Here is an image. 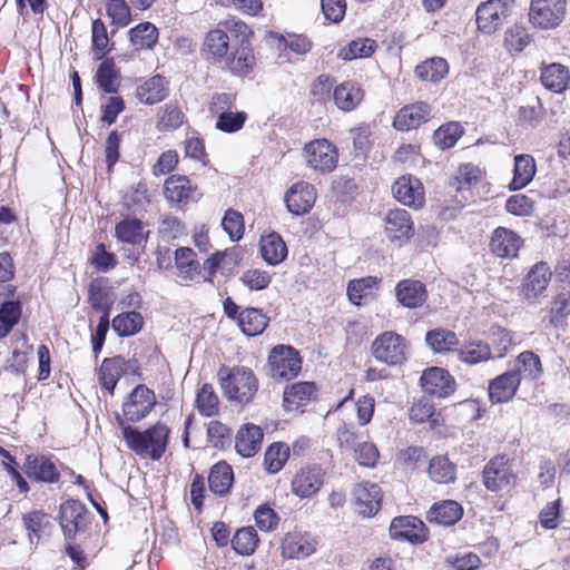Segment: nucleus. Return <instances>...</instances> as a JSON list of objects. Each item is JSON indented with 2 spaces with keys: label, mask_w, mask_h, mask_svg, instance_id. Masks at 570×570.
Wrapping results in <instances>:
<instances>
[{
  "label": "nucleus",
  "mask_w": 570,
  "mask_h": 570,
  "mask_svg": "<svg viewBox=\"0 0 570 570\" xmlns=\"http://www.w3.org/2000/svg\"><path fill=\"white\" fill-rule=\"evenodd\" d=\"M117 420L121 426L122 436L129 450L140 458L154 461L159 460L164 455L170 435V430L166 424L158 422L140 431L138 428L125 425L119 415Z\"/></svg>",
  "instance_id": "f257e3e1"
},
{
  "label": "nucleus",
  "mask_w": 570,
  "mask_h": 570,
  "mask_svg": "<svg viewBox=\"0 0 570 570\" xmlns=\"http://www.w3.org/2000/svg\"><path fill=\"white\" fill-rule=\"evenodd\" d=\"M229 33L236 38H245L252 31L240 20L226 19L220 21L216 28L209 30L204 37L200 53L206 61L219 67L226 60L230 49Z\"/></svg>",
  "instance_id": "f03ea898"
},
{
  "label": "nucleus",
  "mask_w": 570,
  "mask_h": 570,
  "mask_svg": "<svg viewBox=\"0 0 570 570\" xmlns=\"http://www.w3.org/2000/svg\"><path fill=\"white\" fill-rule=\"evenodd\" d=\"M218 376L224 395L238 404L250 403L258 391V380L249 367H222Z\"/></svg>",
  "instance_id": "7ed1b4c3"
},
{
  "label": "nucleus",
  "mask_w": 570,
  "mask_h": 570,
  "mask_svg": "<svg viewBox=\"0 0 570 570\" xmlns=\"http://www.w3.org/2000/svg\"><path fill=\"white\" fill-rule=\"evenodd\" d=\"M302 370L299 352L285 344L274 346L267 358V374L275 382L295 379Z\"/></svg>",
  "instance_id": "20e7f679"
},
{
  "label": "nucleus",
  "mask_w": 570,
  "mask_h": 570,
  "mask_svg": "<svg viewBox=\"0 0 570 570\" xmlns=\"http://www.w3.org/2000/svg\"><path fill=\"white\" fill-rule=\"evenodd\" d=\"M568 0H531L528 21L539 30H554L562 24L567 14Z\"/></svg>",
  "instance_id": "39448f33"
},
{
  "label": "nucleus",
  "mask_w": 570,
  "mask_h": 570,
  "mask_svg": "<svg viewBox=\"0 0 570 570\" xmlns=\"http://www.w3.org/2000/svg\"><path fill=\"white\" fill-rule=\"evenodd\" d=\"M373 356L387 365H399L407 358L406 340L395 332H384L372 343Z\"/></svg>",
  "instance_id": "423d86ee"
},
{
  "label": "nucleus",
  "mask_w": 570,
  "mask_h": 570,
  "mask_svg": "<svg viewBox=\"0 0 570 570\" xmlns=\"http://www.w3.org/2000/svg\"><path fill=\"white\" fill-rule=\"evenodd\" d=\"M482 479L483 485L491 492H499L512 487L517 476L510 458L504 454L492 458L483 468Z\"/></svg>",
  "instance_id": "0eeeda50"
},
{
  "label": "nucleus",
  "mask_w": 570,
  "mask_h": 570,
  "mask_svg": "<svg viewBox=\"0 0 570 570\" xmlns=\"http://www.w3.org/2000/svg\"><path fill=\"white\" fill-rule=\"evenodd\" d=\"M165 198L178 208L198 202L203 194L187 176L173 175L164 184Z\"/></svg>",
  "instance_id": "6e6552de"
},
{
  "label": "nucleus",
  "mask_w": 570,
  "mask_h": 570,
  "mask_svg": "<svg viewBox=\"0 0 570 570\" xmlns=\"http://www.w3.org/2000/svg\"><path fill=\"white\" fill-rule=\"evenodd\" d=\"M513 3L514 0H488L481 3L476 9L479 29L488 35L495 32L509 16Z\"/></svg>",
  "instance_id": "1a4fd4ad"
},
{
  "label": "nucleus",
  "mask_w": 570,
  "mask_h": 570,
  "mask_svg": "<svg viewBox=\"0 0 570 570\" xmlns=\"http://www.w3.org/2000/svg\"><path fill=\"white\" fill-rule=\"evenodd\" d=\"M137 370L138 363L134 358L126 360L120 355L106 357L98 370V381L112 395L121 376L127 373L135 374Z\"/></svg>",
  "instance_id": "9d476101"
},
{
  "label": "nucleus",
  "mask_w": 570,
  "mask_h": 570,
  "mask_svg": "<svg viewBox=\"0 0 570 570\" xmlns=\"http://www.w3.org/2000/svg\"><path fill=\"white\" fill-rule=\"evenodd\" d=\"M305 158L311 168L328 173L336 168L338 154L336 147L327 139H317L304 148Z\"/></svg>",
  "instance_id": "9b49d317"
},
{
  "label": "nucleus",
  "mask_w": 570,
  "mask_h": 570,
  "mask_svg": "<svg viewBox=\"0 0 570 570\" xmlns=\"http://www.w3.org/2000/svg\"><path fill=\"white\" fill-rule=\"evenodd\" d=\"M325 474V470L317 464L302 468L292 480V492L301 499L314 497L323 487Z\"/></svg>",
  "instance_id": "f8f14e48"
},
{
  "label": "nucleus",
  "mask_w": 570,
  "mask_h": 570,
  "mask_svg": "<svg viewBox=\"0 0 570 570\" xmlns=\"http://www.w3.org/2000/svg\"><path fill=\"white\" fill-rule=\"evenodd\" d=\"M156 405V396L153 390L144 384L137 385L122 404L125 417L130 422L145 419Z\"/></svg>",
  "instance_id": "ddd939ff"
},
{
  "label": "nucleus",
  "mask_w": 570,
  "mask_h": 570,
  "mask_svg": "<svg viewBox=\"0 0 570 570\" xmlns=\"http://www.w3.org/2000/svg\"><path fill=\"white\" fill-rule=\"evenodd\" d=\"M355 512L363 518L374 517L381 509L382 490L376 483H357L352 492Z\"/></svg>",
  "instance_id": "4468645a"
},
{
  "label": "nucleus",
  "mask_w": 570,
  "mask_h": 570,
  "mask_svg": "<svg viewBox=\"0 0 570 570\" xmlns=\"http://www.w3.org/2000/svg\"><path fill=\"white\" fill-rule=\"evenodd\" d=\"M255 66V56L248 37L240 38L239 43L227 55L226 60L219 66L222 69L236 77L248 76Z\"/></svg>",
  "instance_id": "2eb2a0df"
},
{
  "label": "nucleus",
  "mask_w": 570,
  "mask_h": 570,
  "mask_svg": "<svg viewBox=\"0 0 570 570\" xmlns=\"http://www.w3.org/2000/svg\"><path fill=\"white\" fill-rule=\"evenodd\" d=\"M432 117V107L424 101L402 107L394 116L393 127L399 131H410L428 122Z\"/></svg>",
  "instance_id": "dca6fc26"
},
{
  "label": "nucleus",
  "mask_w": 570,
  "mask_h": 570,
  "mask_svg": "<svg viewBox=\"0 0 570 570\" xmlns=\"http://www.w3.org/2000/svg\"><path fill=\"white\" fill-rule=\"evenodd\" d=\"M389 532L392 539L411 543H421L426 539L425 524L413 515L395 517Z\"/></svg>",
  "instance_id": "f3484780"
},
{
  "label": "nucleus",
  "mask_w": 570,
  "mask_h": 570,
  "mask_svg": "<svg viewBox=\"0 0 570 570\" xmlns=\"http://www.w3.org/2000/svg\"><path fill=\"white\" fill-rule=\"evenodd\" d=\"M23 471L29 479L38 482L56 483L60 478L57 462L51 456L43 454L27 455Z\"/></svg>",
  "instance_id": "a211bd4d"
},
{
  "label": "nucleus",
  "mask_w": 570,
  "mask_h": 570,
  "mask_svg": "<svg viewBox=\"0 0 570 570\" xmlns=\"http://www.w3.org/2000/svg\"><path fill=\"white\" fill-rule=\"evenodd\" d=\"M420 382L425 393L439 399L448 397L455 390L453 376L441 367H430L425 370Z\"/></svg>",
  "instance_id": "6ab92c4d"
},
{
  "label": "nucleus",
  "mask_w": 570,
  "mask_h": 570,
  "mask_svg": "<svg viewBox=\"0 0 570 570\" xmlns=\"http://www.w3.org/2000/svg\"><path fill=\"white\" fill-rule=\"evenodd\" d=\"M315 200L314 186L305 181L294 184L285 194L286 207L296 216L307 214L313 208Z\"/></svg>",
  "instance_id": "aec40b11"
},
{
  "label": "nucleus",
  "mask_w": 570,
  "mask_h": 570,
  "mask_svg": "<svg viewBox=\"0 0 570 570\" xmlns=\"http://www.w3.org/2000/svg\"><path fill=\"white\" fill-rule=\"evenodd\" d=\"M394 197L401 204L417 209L424 204V189L417 178L411 176L400 177L392 186Z\"/></svg>",
  "instance_id": "412c9836"
},
{
  "label": "nucleus",
  "mask_w": 570,
  "mask_h": 570,
  "mask_svg": "<svg viewBox=\"0 0 570 570\" xmlns=\"http://www.w3.org/2000/svg\"><path fill=\"white\" fill-rule=\"evenodd\" d=\"M282 556L287 559H303L316 550V540L307 532H288L282 541Z\"/></svg>",
  "instance_id": "4be33fe9"
},
{
  "label": "nucleus",
  "mask_w": 570,
  "mask_h": 570,
  "mask_svg": "<svg viewBox=\"0 0 570 570\" xmlns=\"http://www.w3.org/2000/svg\"><path fill=\"white\" fill-rule=\"evenodd\" d=\"M86 508L77 500H68L60 507V525L68 539H73L85 527Z\"/></svg>",
  "instance_id": "5701e85b"
},
{
  "label": "nucleus",
  "mask_w": 570,
  "mask_h": 570,
  "mask_svg": "<svg viewBox=\"0 0 570 570\" xmlns=\"http://www.w3.org/2000/svg\"><path fill=\"white\" fill-rule=\"evenodd\" d=\"M397 302L406 308L421 307L428 299L425 285L417 279H402L395 286Z\"/></svg>",
  "instance_id": "b1692460"
},
{
  "label": "nucleus",
  "mask_w": 570,
  "mask_h": 570,
  "mask_svg": "<svg viewBox=\"0 0 570 570\" xmlns=\"http://www.w3.org/2000/svg\"><path fill=\"white\" fill-rule=\"evenodd\" d=\"M523 244L522 238L511 229L498 227L494 229L490 247L493 254L502 258H513Z\"/></svg>",
  "instance_id": "393cba45"
},
{
  "label": "nucleus",
  "mask_w": 570,
  "mask_h": 570,
  "mask_svg": "<svg viewBox=\"0 0 570 570\" xmlns=\"http://www.w3.org/2000/svg\"><path fill=\"white\" fill-rule=\"evenodd\" d=\"M520 372L508 371L490 382L489 397L492 403L510 401L520 385Z\"/></svg>",
  "instance_id": "a878e982"
},
{
  "label": "nucleus",
  "mask_w": 570,
  "mask_h": 570,
  "mask_svg": "<svg viewBox=\"0 0 570 570\" xmlns=\"http://www.w3.org/2000/svg\"><path fill=\"white\" fill-rule=\"evenodd\" d=\"M263 430L253 423H246L235 436V449L243 458L254 456L262 446Z\"/></svg>",
  "instance_id": "bb28decb"
},
{
  "label": "nucleus",
  "mask_w": 570,
  "mask_h": 570,
  "mask_svg": "<svg viewBox=\"0 0 570 570\" xmlns=\"http://www.w3.org/2000/svg\"><path fill=\"white\" fill-rule=\"evenodd\" d=\"M551 272L547 263H537L525 276L522 284V294L527 301L535 299L549 284Z\"/></svg>",
  "instance_id": "cd10ccee"
},
{
  "label": "nucleus",
  "mask_w": 570,
  "mask_h": 570,
  "mask_svg": "<svg viewBox=\"0 0 570 570\" xmlns=\"http://www.w3.org/2000/svg\"><path fill=\"white\" fill-rule=\"evenodd\" d=\"M385 230L392 240H407L413 235V222L405 209L396 208L385 216Z\"/></svg>",
  "instance_id": "c85d7f7f"
},
{
  "label": "nucleus",
  "mask_w": 570,
  "mask_h": 570,
  "mask_svg": "<svg viewBox=\"0 0 570 570\" xmlns=\"http://www.w3.org/2000/svg\"><path fill=\"white\" fill-rule=\"evenodd\" d=\"M333 98L336 107L347 112L363 101L364 91L357 82L347 80L335 87Z\"/></svg>",
  "instance_id": "c756f323"
},
{
  "label": "nucleus",
  "mask_w": 570,
  "mask_h": 570,
  "mask_svg": "<svg viewBox=\"0 0 570 570\" xmlns=\"http://www.w3.org/2000/svg\"><path fill=\"white\" fill-rule=\"evenodd\" d=\"M316 394V386L313 382H297L284 390V406L292 411L298 410L308 404Z\"/></svg>",
  "instance_id": "7c9ffc66"
},
{
  "label": "nucleus",
  "mask_w": 570,
  "mask_h": 570,
  "mask_svg": "<svg viewBox=\"0 0 570 570\" xmlns=\"http://www.w3.org/2000/svg\"><path fill=\"white\" fill-rule=\"evenodd\" d=\"M168 94V81L160 75L149 78L136 89V97L146 105L160 102Z\"/></svg>",
  "instance_id": "2f4dec72"
},
{
  "label": "nucleus",
  "mask_w": 570,
  "mask_h": 570,
  "mask_svg": "<svg viewBox=\"0 0 570 570\" xmlns=\"http://www.w3.org/2000/svg\"><path fill=\"white\" fill-rule=\"evenodd\" d=\"M537 171L535 160L531 155L521 154L514 157L513 178L509 184L511 190H520L527 187Z\"/></svg>",
  "instance_id": "473e14b6"
},
{
  "label": "nucleus",
  "mask_w": 570,
  "mask_h": 570,
  "mask_svg": "<svg viewBox=\"0 0 570 570\" xmlns=\"http://www.w3.org/2000/svg\"><path fill=\"white\" fill-rule=\"evenodd\" d=\"M462 515V507L452 500L436 503L428 512L429 521L441 525H452L456 523Z\"/></svg>",
  "instance_id": "72a5a7b5"
},
{
  "label": "nucleus",
  "mask_w": 570,
  "mask_h": 570,
  "mask_svg": "<svg viewBox=\"0 0 570 570\" xmlns=\"http://www.w3.org/2000/svg\"><path fill=\"white\" fill-rule=\"evenodd\" d=\"M287 246L277 233H271L261 238V254L268 265H278L287 256Z\"/></svg>",
  "instance_id": "f704fd0d"
},
{
  "label": "nucleus",
  "mask_w": 570,
  "mask_h": 570,
  "mask_svg": "<svg viewBox=\"0 0 570 570\" xmlns=\"http://www.w3.org/2000/svg\"><path fill=\"white\" fill-rule=\"evenodd\" d=\"M428 473L435 483H453L456 480V464L451 462L446 455H435L429 462Z\"/></svg>",
  "instance_id": "c9c22d12"
},
{
  "label": "nucleus",
  "mask_w": 570,
  "mask_h": 570,
  "mask_svg": "<svg viewBox=\"0 0 570 570\" xmlns=\"http://www.w3.org/2000/svg\"><path fill=\"white\" fill-rule=\"evenodd\" d=\"M234 481V472L229 464L220 461L213 465L208 475L209 489L217 495H224L229 492Z\"/></svg>",
  "instance_id": "e433bc0d"
},
{
  "label": "nucleus",
  "mask_w": 570,
  "mask_h": 570,
  "mask_svg": "<svg viewBox=\"0 0 570 570\" xmlns=\"http://www.w3.org/2000/svg\"><path fill=\"white\" fill-rule=\"evenodd\" d=\"M268 325V317L258 308L248 307L238 315V326L247 336H256Z\"/></svg>",
  "instance_id": "4c0bfd02"
},
{
  "label": "nucleus",
  "mask_w": 570,
  "mask_h": 570,
  "mask_svg": "<svg viewBox=\"0 0 570 570\" xmlns=\"http://www.w3.org/2000/svg\"><path fill=\"white\" fill-rule=\"evenodd\" d=\"M175 266L184 281H191L199 274V262L190 247H179L174 253Z\"/></svg>",
  "instance_id": "58836bf2"
},
{
  "label": "nucleus",
  "mask_w": 570,
  "mask_h": 570,
  "mask_svg": "<svg viewBox=\"0 0 570 570\" xmlns=\"http://www.w3.org/2000/svg\"><path fill=\"white\" fill-rule=\"evenodd\" d=\"M570 80L569 70L560 63H551L541 72L542 85L554 92H562Z\"/></svg>",
  "instance_id": "ea45409f"
},
{
  "label": "nucleus",
  "mask_w": 570,
  "mask_h": 570,
  "mask_svg": "<svg viewBox=\"0 0 570 570\" xmlns=\"http://www.w3.org/2000/svg\"><path fill=\"white\" fill-rule=\"evenodd\" d=\"M449 71L448 61L440 57L426 59L415 67V76L422 81L438 82L443 79Z\"/></svg>",
  "instance_id": "a19ab883"
},
{
  "label": "nucleus",
  "mask_w": 570,
  "mask_h": 570,
  "mask_svg": "<svg viewBox=\"0 0 570 570\" xmlns=\"http://www.w3.org/2000/svg\"><path fill=\"white\" fill-rule=\"evenodd\" d=\"M96 82L107 94H115L119 88V70L112 59L104 60L96 72Z\"/></svg>",
  "instance_id": "79ce46f5"
},
{
  "label": "nucleus",
  "mask_w": 570,
  "mask_h": 570,
  "mask_svg": "<svg viewBox=\"0 0 570 570\" xmlns=\"http://www.w3.org/2000/svg\"><path fill=\"white\" fill-rule=\"evenodd\" d=\"M129 40L136 49H151L158 40V30L151 22H141L129 30Z\"/></svg>",
  "instance_id": "37998d69"
},
{
  "label": "nucleus",
  "mask_w": 570,
  "mask_h": 570,
  "mask_svg": "<svg viewBox=\"0 0 570 570\" xmlns=\"http://www.w3.org/2000/svg\"><path fill=\"white\" fill-rule=\"evenodd\" d=\"M425 342L434 353H444L456 346L459 338L452 331L435 328L426 333Z\"/></svg>",
  "instance_id": "c03bdc74"
},
{
  "label": "nucleus",
  "mask_w": 570,
  "mask_h": 570,
  "mask_svg": "<svg viewBox=\"0 0 570 570\" xmlns=\"http://www.w3.org/2000/svg\"><path fill=\"white\" fill-rule=\"evenodd\" d=\"M117 238L127 244L136 245L142 242V223L135 217L122 219L115 228Z\"/></svg>",
  "instance_id": "a18cd8bd"
},
{
  "label": "nucleus",
  "mask_w": 570,
  "mask_h": 570,
  "mask_svg": "<svg viewBox=\"0 0 570 570\" xmlns=\"http://www.w3.org/2000/svg\"><path fill=\"white\" fill-rule=\"evenodd\" d=\"M376 48L374 40L368 38H357L348 45L341 48L337 57L342 60L350 61L358 58L370 57Z\"/></svg>",
  "instance_id": "49530a36"
},
{
  "label": "nucleus",
  "mask_w": 570,
  "mask_h": 570,
  "mask_svg": "<svg viewBox=\"0 0 570 570\" xmlns=\"http://www.w3.org/2000/svg\"><path fill=\"white\" fill-rule=\"evenodd\" d=\"M144 325L140 313L131 311L121 313L112 320V328L119 336H131L138 333Z\"/></svg>",
  "instance_id": "de8ad7c7"
},
{
  "label": "nucleus",
  "mask_w": 570,
  "mask_h": 570,
  "mask_svg": "<svg viewBox=\"0 0 570 570\" xmlns=\"http://www.w3.org/2000/svg\"><path fill=\"white\" fill-rule=\"evenodd\" d=\"M258 534L253 527L242 528L236 531L232 539L234 550L240 556H250L258 544Z\"/></svg>",
  "instance_id": "09e8293b"
},
{
  "label": "nucleus",
  "mask_w": 570,
  "mask_h": 570,
  "mask_svg": "<svg viewBox=\"0 0 570 570\" xmlns=\"http://www.w3.org/2000/svg\"><path fill=\"white\" fill-rule=\"evenodd\" d=\"M518 368L515 372H520V379L537 380L542 373V364L539 355L532 351H524L518 355L517 358Z\"/></svg>",
  "instance_id": "8fccbe9b"
},
{
  "label": "nucleus",
  "mask_w": 570,
  "mask_h": 570,
  "mask_svg": "<svg viewBox=\"0 0 570 570\" xmlns=\"http://www.w3.org/2000/svg\"><path fill=\"white\" fill-rule=\"evenodd\" d=\"M22 308L19 301H7L0 306V338L6 337L21 317Z\"/></svg>",
  "instance_id": "3c124183"
},
{
  "label": "nucleus",
  "mask_w": 570,
  "mask_h": 570,
  "mask_svg": "<svg viewBox=\"0 0 570 570\" xmlns=\"http://www.w3.org/2000/svg\"><path fill=\"white\" fill-rule=\"evenodd\" d=\"M289 456L287 444L276 442L271 444L264 455V465L269 473L279 472Z\"/></svg>",
  "instance_id": "603ef678"
},
{
  "label": "nucleus",
  "mask_w": 570,
  "mask_h": 570,
  "mask_svg": "<svg viewBox=\"0 0 570 570\" xmlns=\"http://www.w3.org/2000/svg\"><path fill=\"white\" fill-rule=\"evenodd\" d=\"M546 110L539 98L534 105L521 106L518 110L517 124L524 129L538 127L544 119Z\"/></svg>",
  "instance_id": "864d4df0"
},
{
  "label": "nucleus",
  "mask_w": 570,
  "mask_h": 570,
  "mask_svg": "<svg viewBox=\"0 0 570 570\" xmlns=\"http://www.w3.org/2000/svg\"><path fill=\"white\" fill-rule=\"evenodd\" d=\"M219 400L209 383H205L197 393L196 406L198 412L207 417L214 416L218 412Z\"/></svg>",
  "instance_id": "5fc2aeb1"
},
{
  "label": "nucleus",
  "mask_w": 570,
  "mask_h": 570,
  "mask_svg": "<svg viewBox=\"0 0 570 570\" xmlns=\"http://www.w3.org/2000/svg\"><path fill=\"white\" fill-rule=\"evenodd\" d=\"M570 315V296L559 294L551 303L549 324L556 328L567 325Z\"/></svg>",
  "instance_id": "6e6d98bb"
},
{
  "label": "nucleus",
  "mask_w": 570,
  "mask_h": 570,
  "mask_svg": "<svg viewBox=\"0 0 570 570\" xmlns=\"http://www.w3.org/2000/svg\"><path fill=\"white\" fill-rule=\"evenodd\" d=\"M377 284L379 279L373 276L350 281L347 285L348 299L354 305H360L362 298L371 294L377 287Z\"/></svg>",
  "instance_id": "4d7b16f0"
},
{
  "label": "nucleus",
  "mask_w": 570,
  "mask_h": 570,
  "mask_svg": "<svg viewBox=\"0 0 570 570\" xmlns=\"http://www.w3.org/2000/svg\"><path fill=\"white\" fill-rule=\"evenodd\" d=\"M463 130L459 122H448L434 131L433 139L438 147L441 149H449L453 147L459 138L462 136Z\"/></svg>",
  "instance_id": "13d9d810"
},
{
  "label": "nucleus",
  "mask_w": 570,
  "mask_h": 570,
  "mask_svg": "<svg viewBox=\"0 0 570 570\" xmlns=\"http://www.w3.org/2000/svg\"><path fill=\"white\" fill-rule=\"evenodd\" d=\"M185 116L178 106L168 104L159 112L157 128L168 131L179 128L184 124Z\"/></svg>",
  "instance_id": "bf43d9fd"
},
{
  "label": "nucleus",
  "mask_w": 570,
  "mask_h": 570,
  "mask_svg": "<svg viewBox=\"0 0 570 570\" xmlns=\"http://www.w3.org/2000/svg\"><path fill=\"white\" fill-rule=\"evenodd\" d=\"M491 357V350L488 344L478 342L464 345L459 350V358L468 364H478Z\"/></svg>",
  "instance_id": "052dcab7"
},
{
  "label": "nucleus",
  "mask_w": 570,
  "mask_h": 570,
  "mask_svg": "<svg viewBox=\"0 0 570 570\" xmlns=\"http://www.w3.org/2000/svg\"><path fill=\"white\" fill-rule=\"evenodd\" d=\"M223 229L227 233L232 242L239 240L245 230L244 217L235 209H227L222 219Z\"/></svg>",
  "instance_id": "680f3d73"
},
{
  "label": "nucleus",
  "mask_w": 570,
  "mask_h": 570,
  "mask_svg": "<svg viewBox=\"0 0 570 570\" xmlns=\"http://www.w3.org/2000/svg\"><path fill=\"white\" fill-rule=\"evenodd\" d=\"M106 11L111 22L118 27H126L131 21V10L125 0H109Z\"/></svg>",
  "instance_id": "e2e57ef3"
},
{
  "label": "nucleus",
  "mask_w": 570,
  "mask_h": 570,
  "mask_svg": "<svg viewBox=\"0 0 570 570\" xmlns=\"http://www.w3.org/2000/svg\"><path fill=\"white\" fill-rule=\"evenodd\" d=\"M88 299L91 307L106 315L110 314L112 301L109 298V293L104 289L100 284L91 283L88 288Z\"/></svg>",
  "instance_id": "0e129e2a"
},
{
  "label": "nucleus",
  "mask_w": 570,
  "mask_h": 570,
  "mask_svg": "<svg viewBox=\"0 0 570 570\" xmlns=\"http://www.w3.org/2000/svg\"><path fill=\"white\" fill-rule=\"evenodd\" d=\"M409 415L410 420L414 423H424L430 421L432 428L438 424V419L434 416L433 404H431L426 399H421L413 403Z\"/></svg>",
  "instance_id": "69168bd1"
},
{
  "label": "nucleus",
  "mask_w": 570,
  "mask_h": 570,
  "mask_svg": "<svg viewBox=\"0 0 570 570\" xmlns=\"http://www.w3.org/2000/svg\"><path fill=\"white\" fill-rule=\"evenodd\" d=\"M247 120L245 111H228L219 116L216 120V128L223 132H236L243 128Z\"/></svg>",
  "instance_id": "338daca9"
},
{
  "label": "nucleus",
  "mask_w": 570,
  "mask_h": 570,
  "mask_svg": "<svg viewBox=\"0 0 570 570\" xmlns=\"http://www.w3.org/2000/svg\"><path fill=\"white\" fill-rule=\"evenodd\" d=\"M272 281L271 274L266 271L254 268L244 272L240 276V282L249 291L265 289Z\"/></svg>",
  "instance_id": "774afa93"
}]
</instances>
